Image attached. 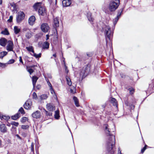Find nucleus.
<instances>
[{
  "instance_id": "nucleus-1",
  "label": "nucleus",
  "mask_w": 154,
  "mask_h": 154,
  "mask_svg": "<svg viewBox=\"0 0 154 154\" xmlns=\"http://www.w3.org/2000/svg\"><path fill=\"white\" fill-rule=\"evenodd\" d=\"M105 131L107 135L106 142V148L107 151L109 153L112 154L115 152L114 147L115 144V136L110 132L109 129L108 128V125H104Z\"/></svg>"
},
{
  "instance_id": "nucleus-2",
  "label": "nucleus",
  "mask_w": 154,
  "mask_h": 154,
  "mask_svg": "<svg viewBox=\"0 0 154 154\" xmlns=\"http://www.w3.org/2000/svg\"><path fill=\"white\" fill-rule=\"evenodd\" d=\"M102 32H103L105 37L106 43L109 40H110L112 37L113 32L111 30V27L108 25H104L102 28Z\"/></svg>"
},
{
  "instance_id": "nucleus-3",
  "label": "nucleus",
  "mask_w": 154,
  "mask_h": 154,
  "mask_svg": "<svg viewBox=\"0 0 154 154\" xmlns=\"http://www.w3.org/2000/svg\"><path fill=\"white\" fill-rule=\"evenodd\" d=\"M42 3L37 2L35 4L33 7L35 10H38L39 15H44L46 14L45 8L44 7H41Z\"/></svg>"
},
{
  "instance_id": "nucleus-4",
  "label": "nucleus",
  "mask_w": 154,
  "mask_h": 154,
  "mask_svg": "<svg viewBox=\"0 0 154 154\" xmlns=\"http://www.w3.org/2000/svg\"><path fill=\"white\" fill-rule=\"evenodd\" d=\"M120 3L119 0H112L110 2L109 9L111 11H114L117 9Z\"/></svg>"
},
{
  "instance_id": "nucleus-5",
  "label": "nucleus",
  "mask_w": 154,
  "mask_h": 154,
  "mask_svg": "<svg viewBox=\"0 0 154 154\" xmlns=\"http://www.w3.org/2000/svg\"><path fill=\"white\" fill-rule=\"evenodd\" d=\"M90 71V68L88 65L84 67L80 73V76H82V78L84 77L85 76L87 75Z\"/></svg>"
},
{
  "instance_id": "nucleus-6",
  "label": "nucleus",
  "mask_w": 154,
  "mask_h": 154,
  "mask_svg": "<svg viewBox=\"0 0 154 154\" xmlns=\"http://www.w3.org/2000/svg\"><path fill=\"white\" fill-rule=\"evenodd\" d=\"M25 14L23 11L19 12L16 15V21L17 23H20L24 19Z\"/></svg>"
},
{
  "instance_id": "nucleus-7",
  "label": "nucleus",
  "mask_w": 154,
  "mask_h": 154,
  "mask_svg": "<svg viewBox=\"0 0 154 154\" xmlns=\"http://www.w3.org/2000/svg\"><path fill=\"white\" fill-rule=\"evenodd\" d=\"M7 43L8 44L6 47V50L8 51H14V46L13 42L11 40H9Z\"/></svg>"
},
{
  "instance_id": "nucleus-8",
  "label": "nucleus",
  "mask_w": 154,
  "mask_h": 154,
  "mask_svg": "<svg viewBox=\"0 0 154 154\" xmlns=\"http://www.w3.org/2000/svg\"><path fill=\"white\" fill-rule=\"evenodd\" d=\"M41 28L42 30L44 32H48L50 29V27L48 24L44 23L42 24Z\"/></svg>"
},
{
  "instance_id": "nucleus-9",
  "label": "nucleus",
  "mask_w": 154,
  "mask_h": 154,
  "mask_svg": "<svg viewBox=\"0 0 154 154\" xmlns=\"http://www.w3.org/2000/svg\"><path fill=\"white\" fill-rule=\"evenodd\" d=\"M32 102L30 100H28L23 105V107L25 109H30L32 106Z\"/></svg>"
},
{
  "instance_id": "nucleus-10",
  "label": "nucleus",
  "mask_w": 154,
  "mask_h": 154,
  "mask_svg": "<svg viewBox=\"0 0 154 154\" xmlns=\"http://www.w3.org/2000/svg\"><path fill=\"white\" fill-rule=\"evenodd\" d=\"M46 108L47 109L50 111H53L55 109V106L51 103L47 104Z\"/></svg>"
},
{
  "instance_id": "nucleus-11",
  "label": "nucleus",
  "mask_w": 154,
  "mask_h": 154,
  "mask_svg": "<svg viewBox=\"0 0 154 154\" xmlns=\"http://www.w3.org/2000/svg\"><path fill=\"white\" fill-rule=\"evenodd\" d=\"M7 42L6 39L5 38H2L0 39V45L3 47H5Z\"/></svg>"
},
{
  "instance_id": "nucleus-12",
  "label": "nucleus",
  "mask_w": 154,
  "mask_h": 154,
  "mask_svg": "<svg viewBox=\"0 0 154 154\" xmlns=\"http://www.w3.org/2000/svg\"><path fill=\"white\" fill-rule=\"evenodd\" d=\"M53 27L54 28H56L59 26V21L58 17H56L54 19Z\"/></svg>"
},
{
  "instance_id": "nucleus-13",
  "label": "nucleus",
  "mask_w": 154,
  "mask_h": 154,
  "mask_svg": "<svg viewBox=\"0 0 154 154\" xmlns=\"http://www.w3.org/2000/svg\"><path fill=\"white\" fill-rule=\"evenodd\" d=\"M71 3V0H63L62 1L63 5L64 7L69 6Z\"/></svg>"
},
{
  "instance_id": "nucleus-14",
  "label": "nucleus",
  "mask_w": 154,
  "mask_h": 154,
  "mask_svg": "<svg viewBox=\"0 0 154 154\" xmlns=\"http://www.w3.org/2000/svg\"><path fill=\"white\" fill-rule=\"evenodd\" d=\"M32 116L33 118L36 119L39 118L41 116L40 112L38 111H37L32 114Z\"/></svg>"
},
{
  "instance_id": "nucleus-15",
  "label": "nucleus",
  "mask_w": 154,
  "mask_h": 154,
  "mask_svg": "<svg viewBox=\"0 0 154 154\" xmlns=\"http://www.w3.org/2000/svg\"><path fill=\"white\" fill-rule=\"evenodd\" d=\"M0 131L3 133L7 132V128L5 125L2 124L0 125Z\"/></svg>"
},
{
  "instance_id": "nucleus-16",
  "label": "nucleus",
  "mask_w": 154,
  "mask_h": 154,
  "mask_svg": "<svg viewBox=\"0 0 154 154\" xmlns=\"http://www.w3.org/2000/svg\"><path fill=\"white\" fill-rule=\"evenodd\" d=\"M35 20V18L34 16H32L30 17L29 19L28 22L30 25H33Z\"/></svg>"
},
{
  "instance_id": "nucleus-17",
  "label": "nucleus",
  "mask_w": 154,
  "mask_h": 154,
  "mask_svg": "<svg viewBox=\"0 0 154 154\" xmlns=\"http://www.w3.org/2000/svg\"><path fill=\"white\" fill-rule=\"evenodd\" d=\"M38 79V78L36 76H33L32 77V82L33 88L35 87L36 83Z\"/></svg>"
},
{
  "instance_id": "nucleus-18",
  "label": "nucleus",
  "mask_w": 154,
  "mask_h": 154,
  "mask_svg": "<svg viewBox=\"0 0 154 154\" xmlns=\"http://www.w3.org/2000/svg\"><path fill=\"white\" fill-rule=\"evenodd\" d=\"M49 43L47 42H45L42 45V48L44 49H48L49 47Z\"/></svg>"
},
{
  "instance_id": "nucleus-19",
  "label": "nucleus",
  "mask_w": 154,
  "mask_h": 154,
  "mask_svg": "<svg viewBox=\"0 0 154 154\" xmlns=\"http://www.w3.org/2000/svg\"><path fill=\"white\" fill-rule=\"evenodd\" d=\"M87 18L88 20L91 23L93 22L94 19L91 17V13H88L87 14Z\"/></svg>"
},
{
  "instance_id": "nucleus-20",
  "label": "nucleus",
  "mask_w": 154,
  "mask_h": 154,
  "mask_svg": "<svg viewBox=\"0 0 154 154\" xmlns=\"http://www.w3.org/2000/svg\"><path fill=\"white\" fill-rule=\"evenodd\" d=\"M111 102L112 103L113 105L115 106L116 107H117L118 104L115 98H112L111 99Z\"/></svg>"
},
{
  "instance_id": "nucleus-21",
  "label": "nucleus",
  "mask_w": 154,
  "mask_h": 154,
  "mask_svg": "<svg viewBox=\"0 0 154 154\" xmlns=\"http://www.w3.org/2000/svg\"><path fill=\"white\" fill-rule=\"evenodd\" d=\"M60 117L59 111V110H57L55 112L54 118L56 119H58Z\"/></svg>"
},
{
  "instance_id": "nucleus-22",
  "label": "nucleus",
  "mask_w": 154,
  "mask_h": 154,
  "mask_svg": "<svg viewBox=\"0 0 154 154\" xmlns=\"http://www.w3.org/2000/svg\"><path fill=\"white\" fill-rule=\"evenodd\" d=\"M20 116V113H17L14 116H12L11 117V118L12 119L14 120H16L18 118H19Z\"/></svg>"
},
{
  "instance_id": "nucleus-23",
  "label": "nucleus",
  "mask_w": 154,
  "mask_h": 154,
  "mask_svg": "<svg viewBox=\"0 0 154 154\" xmlns=\"http://www.w3.org/2000/svg\"><path fill=\"white\" fill-rule=\"evenodd\" d=\"M73 99L76 106L77 107L79 106V103L78 100L77 98L76 97L74 96L73 97Z\"/></svg>"
},
{
  "instance_id": "nucleus-24",
  "label": "nucleus",
  "mask_w": 154,
  "mask_h": 154,
  "mask_svg": "<svg viewBox=\"0 0 154 154\" xmlns=\"http://www.w3.org/2000/svg\"><path fill=\"white\" fill-rule=\"evenodd\" d=\"M26 48L28 51L31 52L32 53H34V48L32 46H30L29 47H26Z\"/></svg>"
},
{
  "instance_id": "nucleus-25",
  "label": "nucleus",
  "mask_w": 154,
  "mask_h": 154,
  "mask_svg": "<svg viewBox=\"0 0 154 154\" xmlns=\"http://www.w3.org/2000/svg\"><path fill=\"white\" fill-rule=\"evenodd\" d=\"M66 82L67 84H68V85L69 86H70L71 85L72 83V82L70 79L69 78V76H66Z\"/></svg>"
},
{
  "instance_id": "nucleus-26",
  "label": "nucleus",
  "mask_w": 154,
  "mask_h": 154,
  "mask_svg": "<svg viewBox=\"0 0 154 154\" xmlns=\"http://www.w3.org/2000/svg\"><path fill=\"white\" fill-rule=\"evenodd\" d=\"M14 30L15 34H17L20 32V29L17 26H14Z\"/></svg>"
},
{
  "instance_id": "nucleus-27",
  "label": "nucleus",
  "mask_w": 154,
  "mask_h": 154,
  "mask_svg": "<svg viewBox=\"0 0 154 154\" xmlns=\"http://www.w3.org/2000/svg\"><path fill=\"white\" fill-rule=\"evenodd\" d=\"M7 52L6 51H2L0 53V59H2L7 54Z\"/></svg>"
},
{
  "instance_id": "nucleus-28",
  "label": "nucleus",
  "mask_w": 154,
  "mask_h": 154,
  "mask_svg": "<svg viewBox=\"0 0 154 154\" xmlns=\"http://www.w3.org/2000/svg\"><path fill=\"white\" fill-rule=\"evenodd\" d=\"M31 54L35 58H39L40 57H41V53H40L38 54H37L35 53L34 52V53H33V54Z\"/></svg>"
},
{
  "instance_id": "nucleus-29",
  "label": "nucleus",
  "mask_w": 154,
  "mask_h": 154,
  "mask_svg": "<svg viewBox=\"0 0 154 154\" xmlns=\"http://www.w3.org/2000/svg\"><path fill=\"white\" fill-rule=\"evenodd\" d=\"M1 33L6 35H8L9 34V32L7 28H5L4 30L2 31Z\"/></svg>"
},
{
  "instance_id": "nucleus-30",
  "label": "nucleus",
  "mask_w": 154,
  "mask_h": 154,
  "mask_svg": "<svg viewBox=\"0 0 154 154\" xmlns=\"http://www.w3.org/2000/svg\"><path fill=\"white\" fill-rule=\"evenodd\" d=\"M48 1L51 5H54L57 4V0H48Z\"/></svg>"
},
{
  "instance_id": "nucleus-31",
  "label": "nucleus",
  "mask_w": 154,
  "mask_h": 154,
  "mask_svg": "<svg viewBox=\"0 0 154 154\" xmlns=\"http://www.w3.org/2000/svg\"><path fill=\"white\" fill-rule=\"evenodd\" d=\"M27 121H28V119L26 117H23L22 118L21 120V122L22 123H24Z\"/></svg>"
},
{
  "instance_id": "nucleus-32",
  "label": "nucleus",
  "mask_w": 154,
  "mask_h": 154,
  "mask_svg": "<svg viewBox=\"0 0 154 154\" xmlns=\"http://www.w3.org/2000/svg\"><path fill=\"white\" fill-rule=\"evenodd\" d=\"M19 113H21V114L23 115L25 114V111L23 107H21L18 110Z\"/></svg>"
},
{
  "instance_id": "nucleus-33",
  "label": "nucleus",
  "mask_w": 154,
  "mask_h": 154,
  "mask_svg": "<svg viewBox=\"0 0 154 154\" xmlns=\"http://www.w3.org/2000/svg\"><path fill=\"white\" fill-rule=\"evenodd\" d=\"M125 104L128 106H129L131 109H133L134 108V106L132 104H131L130 103L127 102L125 103Z\"/></svg>"
},
{
  "instance_id": "nucleus-34",
  "label": "nucleus",
  "mask_w": 154,
  "mask_h": 154,
  "mask_svg": "<svg viewBox=\"0 0 154 154\" xmlns=\"http://www.w3.org/2000/svg\"><path fill=\"white\" fill-rule=\"evenodd\" d=\"M128 90L129 91L130 93L131 94H133L134 91V89L132 87L129 88Z\"/></svg>"
},
{
  "instance_id": "nucleus-35",
  "label": "nucleus",
  "mask_w": 154,
  "mask_h": 154,
  "mask_svg": "<svg viewBox=\"0 0 154 154\" xmlns=\"http://www.w3.org/2000/svg\"><path fill=\"white\" fill-rule=\"evenodd\" d=\"M21 128L24 130H26L29 128V126L28 125H21Z\"/></svg>"
},
{
  "instance_id": "nucleus-36",
  "label": "nucleus",
  "mask_w": 154,
  "mask_h": 154,
  "mask_svg": "<svg viewBox=\"0 0 154 154\" xmlns=\"http://www.w3.org/2000/svg\"><path fill=\"white\" fill-rule=\"evenodd\" d=\"M48 96L46 94H42L40 96V98L42 100H45L47 99Z\"/></svg>"
},
{
  "instance_id": "nucleus-37",
  "label": "nucleus",
  "mask_w": 154,
  "mask_h": 154,
  "mask_svg": "<svg viewBox=\"0 0 154 154\" xmlns=\"http://www.w3.org/2000/svg\"><path fill=\"white\" fill-rule=\"evenodd\" d=\"M7 64L6 63H2L0 62V67H2V68H5L7 66Z\"/></svg>"
},
{
  "instance_id": "nucleus-38",
  "label": "nucleus",
  "mask_w": 154,
  "mask_h": 154,
  "mask_svg": "<svg viewBox=\"0 0 154 154\" xmlns=\"http://www.w3.org/2000/svg\"><path fill=\"white\" fill-rule=\"evenodd\" d=\"M34 144L33 143H32L31 146V151L33 152V153H34Z\"/></svg>"
},
{
  "instance_id": "nucleus-39",
  "label": "nucleus",
  "mask_w": 154,
  "mask_h": 154,
  "mask_svg": "<svg viewBox=\"0 0 154 154\" xmlns=\"http://www.w3.org/2000/svg\"><path fill=\"white\" fill-rule=\"evenodd\" d=\"M15 62V60L14 59H11L10 60H9L8 62V63H7L8 64H12L14 63Z\"/></svg>"
},
{
  "instance_id": "nucleus-40",
  "label": "nucleus",
  "mask_w": 154,
  "mask_h": 154,
  "mask_svg": "<svg viewBox=\"0 0 154 154\" xmlns=\"http://www.w3.org/2000/svg\"><path fill=\"white\" fill-rule=\"evenodd\" d=\"M76 90L75 87H73V89H70V91L71 93L72 94H74L76 92Z\"/></svg>"
},
{
  "instance_id": "nucleus-41",
  "label": "nucleus",
  "mask_w": 154,
  "mask_h": 154,
  "mask_svg": "<svg viewBox=\"0 0 154 154\" xmlns=\"http://www.w3.org/2000/svg\"><path fill=\"white\" fill-rule=\"evenodd\" d=\"M63 62H64V67L65 69L66 72L67 73L68 72V70L67 69V67L66 66L65 64V59H64V60H63Z\"/></svg>"
},
{
  "instance_id": "nucleus-42",
  "label": "nucleus",
  "mask_w": 154,
  "mask_h": 154,
  "mask_svg": "<svg viewBox=\"0 0 154 154\" xmlns=\"http://www.w3.org/2000/svg\"><path fill=\"white\" fill-rule=\"evenodd\" d=\"M119 19H118V18H116V17L115 19H114V20H113V24H114V26L116 24V23H117V21H118V20H119Z\"/></svg>"
},
{
  "instance_id": "nucleus-43",
  "label": "nucleus",
  "mask_w": 154,
  "mask_h": 154,
  "mask_svg": "<svg viewBox=\"0 0 154 154\" xmlns=\"http://www.w3.org/2000/svg\"><path fill=\"white\" fill-rule=\"evenodd\" d=\"M147 146V145H145V146L142 149H141V152L142 153H143L144 151H145V150L146 149V147Z\"/></svg>"
},
{
  "instance_id": "nucleus-44",
  "label": "nucleus",
  "mask_w": 154,
  "mask_h": 154,
  "mask_svg": "<svg viewBox=\"0 0 154 154\" xmlns=\"http://www.w3.org/2000/svg\"><path fill=\"white\" fill-rule=\"evenodd\" d=\"M33 98L35 99H37V95L35 92H34L33 93Z\"/></svg>"
},
{
  "instance_id": "nucleus-45",
  "label": "nucleus",
  "mask_w": 154,
  "mask_h": 154,
  "mask_svg": "<svg viewBox=\"0 0 154 154\" xmlns=\"http://www.w3.org/2000/svg\"><path fill=\"white\" fill-rule=\"evenodd\" d=\"M13 17L12 16H10L9 19L8 20V21L9 22H11L12 21Z\"/></svg>"
},
{
  "instance_id": "nucleus-46",
  "label": "nucleus",
  "mask_w": 154,
  "mask_h": 154,
  "mask_svg": "<svg viewBox=\"0 0 154 154\" xmlns=\"http://www.w3.org/2000/svg\"><path fill=\"white\" fill-rule=\"evenodd\" d=\"M45 111L46 112V115L47 116H52V113L51 112H48L47 111L45 110Z\"/></svg>"
},
{
  "instance_id": "nucleus-47",
  "label": "nucleus",
  "mask_w": 154,
  "mask_h": 154,
  "mask_svg": "<svg viewBox=\"0 0 154 154\" xmlns=\"http://www.w3.org/2000/svg\"><path fill=\"white\" fill-rule=\"evenodd\" d=\"M122 11H121V12H119L118 13L116 17L118 18V19H119L121 15V13H122Z\"/></svg>"
},
{
  "instance_id": "nucleus-48",
  "label": "nucleus",
  "mask_w": 154,
  "mask_h": 154,
  "mask_svg": "<svg viewBox=\"0 0 154 154\" xmlns=\"http://www.w3.org/2000/svg\"><path fill=\"white\" fill-rule=\"evenodd\" d=\"M28 71L29 72L30 74H31L33 72V70L32 69L29 68L28 69Z\"/></svg>"
},
{
  "instance_id": "nucleus-49",
  "label": "nucleus",
  "mask_w": 154,
  "mask_h": 154,
  "mask_svg": "<svg viewBox=\"0 0 154 154\" xmlns=\"http://www.w3.org/2000/svg\"><path fill=\"white\" fill-rule=\"evenodd\" d=\"M11 124L13 125H14L15 126H18L19 125V123L18 122H13Z\"/></svg>"
},
{
  "instance_id": "nucleus-50",
  "label": "nucleus",
  "mask_w": 154,
  "mask_h": 154,
  "mask_svg": "<svg viewBox=\"0 0 154 154\" xmlns=\"http://www.w3.org/2000/svg\"><path fill=\"white\" fill-rule=\"evenodd\" d=\"M22 136H23L24 137H26L27 135V134L25 132H23L21 134Z\"/></svg>"
},
{
  "instance_id": "nucleus-51",
  "label": "nucleus",
  "mask_w": 154,
  "mask_h": 154,
  "mask_svg": "<svg viewBox=\"0 0 154 154\" xmlns=\"http://www.w3.org/2000/svg\"><path fill=\"white\" fill-rule=\"evenodd\" d=\"M50 90L51 94H53V93H55L54 90L52 87L50 88Z\"/></svg>"
},
{
  "instance_id": "nucleus-52",
  "label": "nucleus",
  "mask_w": 154,
  "mask_h": 154,
  "mask_svg": "<svg viewBox=\"0 0 154 154\" xmlns=\"http://www.w3.org/2000/svg\"><path fill=\"white\" fill-rule=\"evenodd\" d=\"M46 75L47 77V78H49V79L52 78V76L50 74L48 73L47 74V75Z\"/></svg>"
},
{
  "instance_id": "nucleus-53",
  "label": "nucleus",
  "mask_w": 154,
  "mask_h": 154,
  "mask_svg": "<svg viewBox=\"0 0 154 154\" xmlns=\"http://www.w3.org/2000/svg\"><path fill=\"white\" fill-rule=\"evenodd\" d=\"M19 58H20V59H19V61H20V63H22V64L23 65H24V63H23V61H22V57L20 56V57H19Z\"/></svg>"
},
{
  "instance_id": "nucleus-54",
  "label": "nucleus",
  "mask_w": 154,
  "mask_h": 154,
  "mask_svg": "<svg viewBox=\"0 0 154 154\" xmlns=\"http://www.w3.org/2000/svg\"><path fill=\"white\" fill-rule=\"evenodd\" d=\"M47 84H48V86H49V87H50V88H51L52 87V85L50 82H48Z\"/></svg>"
},
{
  "instance_id": "nucleus-55",
  "label": "nucleus",
  "mask_w": 154,
  "mask_h": 154,
  "mask_svg": "<svg viewBox=\"0 0 154 154\" xmlns=\"http://www.w3.org/2000/svg\"><path fill=\"white\" fill-rule=\"evenodd\" d=\"M44 77L45 78V80H46V81L47 82V83H48V82H49V81L48 80V78L46 76V75H44Z\"/></svg>"
},
{
  "instance_id": "nucleus-56",
  "label": "nucleus",
  "mask_w": 154,
  "mask_h": 154,
  "mask_svg": "<svg viewBox=\"0 0 154 154\" xmlns=\"http://www.w3.org/2000/svg\"><path fill=\"white\" fill-rule=\"evenodd\" d=\"M118 154H122L121 153V151L120 150V149L119 147L118 149Z\"/></svg>"
},
{
  "instance_id": "nucleus-57",
  "label": "nucleus",
  "mask_w": 154,
  "mask_h": 154,
  "mask_svg": "<svg viewBox=\"0 0 154 154\" xmlns=\"http://www.w3.org/2000/svg\"><path fill=\"white\" fill-rule=\"evenodd\" d=\"M12 6H13V10L14 11L16 10L17 9L16 5H13Z\"/></svg>"
},
{
  "instance_id": "nucleus-58",
  "label": "nucleus",
  "mask_w": 154,
  "mask_h": 154,
  "mask_svg": "<svg viewBox=\"0 0 154 154\" xmlns=\"http://www.w3.org/2000/svg\"><path fill=\"white\" fill-rule=\"evenodd\" d=\"M16 136L19 139H20V140H22L21 137H20L19 135L17 134H16Z\"/></svg>"
},
{
  "instance_id": "nucleus-59",
  "label": "nucleus",
  "mask_w": 154,
  "mask_h": 154,
  "mask_svg": "<svg viewBox=\"0 0 154 154\" xmlns=\"http://www.w3.org/2000/svg\"><path fill=\"white\" fill-rule=\"evenodd\" d=\"M46 40H47L48 39H49V36L48 35H46Z\"/></svg>"
},
{
  "instance_id": "nucleus-60",
  "label": "nucleus",
  "mask_w": 154,
  "mask_h": 154,
  "mask_svg": "<svg viewBox=\"0 0 154 154\" xmlns=\"http://www.w3.org/2000/svg\"><path fill=\"white\" fill-rule=\"evenodd\" d=\"M53 57H56V54H53Z\"/></svg>"
},
{
  "instance_id": "nucleus-61",
  "label": "nucleus",
  "mask_w": 154,
  "mask_h": 154,
  "mask_svg": "<svg viewBox=\"0 0 154 154\" xmlns=\"http://www.w3.org/2000/svg\"><path fill=\"white\" fill-rule=\"evenodd\" d=\"M2 3V0H0V5H1Z\"/></svg>"
},
{
  "instance_id": "nucleus-62",
  "label": "nucleus",
  "mask_w": 154,
  "mask_h": 154,
  "mask_svg": "<svg viewBox=\"0 0 154 154\" xmlns=\"http://www.w3.org/2000/svg\"><path fill=\"white\" fill-rule=\"evenodd\" d=\"M9 119V117H7L6 118H5L6 119Z\"/></svg>"
},
{
  "instance_id": "nucleus-63",
  "label": "nucleus",
  "mask_w": 154,
  "mask_h": 154,
  "mask_svg": "<svg viewBox=\"0 0 154 154\" xmlns=\"http://www.w3.org/2000/svg\"><path fill=\"white\" fill-rule=\"evenodd\" d=\"M26 37L27 38H30V37L29 36H27V35H26Z\"/></svg>"
},
{
  "instance_id": "nucleus-64",
  "label": "nucleus",
  "mask_w": 154,
  "mask_h": 154,
  "mask_svg": "<svg viewBox=\"0 0 154 154\" xmlns=\"http://www.w3.org/2000/svg\"><path fill=\"white\" fill-rule=\"evenodd\" d=\"M2 145V141H1L0 140V146H1Z\"/></svg>"
}]
</instances>
